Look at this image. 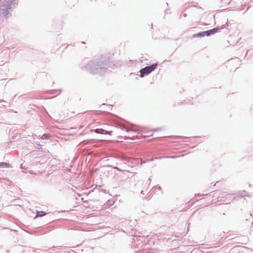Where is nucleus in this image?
<instances>
[{
  "label": "nucleus",
  "instance_id": "1",
  "mask_svg": "<svg viewBox=\"0 0 253 253\" xmlns=\"http://www.w3.org/2000/svg\"><path fill=\"white\" fill-rule=\"evenodd\" d=\"M157 64H154L150 66H147L144 68H142L140 71L141 77H143L144 75L148 74L154 71L157 67Z\"/></svg>",
  "mask_w": 253,
  "mask_h": 253
},
{
  "label": "nucleus",
  "instance_id": "2",
  "mask_svg": "<svg viewBox=\"0 0 253 253\" xmlns=\"http://www.w3.org/2000/svg\"><path fill=\"white\" fill-rule=\"evenodd\" d=\"M94 131L97 133H100V134H106V133H105V130L102 129H96L94 130Z\"/></svg>",
  "mask_w": 253,
  "mask_h": 253
},
{
  "label": "nucleus",
  "instance_id": "3",
  "mask_svg": "<svg viewBox=\"0 0 253 253\" xmlns=\"http://www.w3.org/2000/svg\"><path fill=\"white\" fill-rule=\"evenodd\" d=\"M200 37H204V34L203 33V32L199 33L198 34H194L193 35V38H198Z\"/></svg>",
  "mask_w": 253,
  "mask_h": 253
},
{
  "label": "nucleus",
  "instance_id": "4",
  "mask_svg": "<svg viewBox=\"0 0 253 253\" xmlns=\"http://www.w3.org/2000/svg\"><path fill=\"white\" fill-rule=\"evenodd\" d=\"M46 214V213L43 211H38L37 216H42L43 215H45Z\"/></svg>",
  "mask_w": 253,
  "mask_h": 253
},
{
  "label": "nucleus",
  "instance_id": "5",
  "mask_svg": "<svg viewBox=\"0 0 253 253\" xmlns=\"http://www.w3.org/2000/svg\"><path fill=\"white\" fill-rule=\"evenodd\" d=\"M203 33L204 34V36H210V34L209 31L203 32Z\"/></svg>",
  "mask_w": 253,
  "mask_h": 253
},
{
  "label": "nucleus",
  "instance_id": "6",
  "mask_svg": "<svg viewBox=\"0 0 253 253\" xmlns=\"http://www.w3.org/2000/svg\"><path fill=\"white\" fill-rule=\"evenodd\" d=\"M211 30L212 31L213 33L214 34V33H215L217 31L218 29H217V28H213V29H211Z\"/></svg>",
  "mask_w": 253,
  "mask_h": 253
},
{
  "label": "nucleus",
  "instance_id": "7",
  "mask_svg": "<svg viewBox=\"0 0 253 253\" xmlns=\"http://www.w3.org/2000/svg\"><path fill=\"white\" fill-rule=\"evenodd\" d=\"M41 138H42V139H46L47 138V135L43 134V135H42Z\"/></svg>",
  "mask_w": 253,
  "mask_h": 253
},
{
  "label": "nucleus",
  "instance_id": "8",
  "mask_svg": "<svg viewBox=\"0 0 253 253\" xmlns=\"http://www.w3.org/2000/svg\"><path fill=\"white\" fill-rule=\"evenodd\" d=\"M209 32H210V35L213 34V32H212V30H209Z\"/></svg>",
  "mask_w": 253,
  "mask_h": 253
},
{
  "label": "nucleus",
  "instance_id": "9",
  "mask_svg": "<svg viewBox=\"0 0 253 253\" xmlns=\"http://www.w3.org/2000/svg\"><path fill=\"white\" fill-rule=\"evenodd\" d=\"M177 157L176 156H172L169 157V158H176Z\"/></svg>",
  "mask_w": 253,
  "mask_h": 253
}]
</instances>
